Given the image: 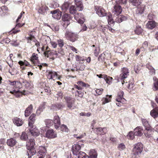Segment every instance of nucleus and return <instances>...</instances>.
Masks as SVG:
<instances>
[{
  "label": "nucleus",
  "mask_w": 158,
  "mask_h": 158,
  "mask_svg": "<svg viewBox=\"0 0 158 158\" xmlns=\"http://www.w3.org/2000/svg\"><path fill=\"white\" fill-rule=\"evenodd\" d=\"M10 82V83L8 88H13L14 89L13 90L11 91L10 89V88L8 89L10 91V93L14 94L17 98L20 97L23 95H25V91L20 90L22 85L20 82L16 81Z\"/></svg>",
  "instance_id": "nucleus-1"
},
{
  "label": "nucleus",
  "mask_w": 158,
  "mask_h": 158,
  "mask_svg": "<svg viewBox=\"0 0 158 158\" xmlns=\"http://www.w3.org/2000/svg\"><path fill=\"white\" fill-rule=\"evenodd\" d=\"M122 9L121 7L118 5H115L114 7L112 10V14L114 16L113 19L112 18V15L110 13H109L106 16L109 24L110 25L114 22L113 19H115L116 16H118L122 12Z\"/></svg>",
  "instance_id": "nucleus-2"
},
{
  "label": "nucleus",
  "mask_w": 158,
  "mask_h": 158,
  "mask_svg": "<svg viewBox=\"0 0 158 158\" xmlns=\"http://www.w3.org/2000/svg\"><path fill=\"white\" fill-rule=\"evenodd\" d=\"M143 145L141 143H138L134 145V148L132 149L133 154L136 157L139 156L143 150Z\"/></svg>",
  "instance_id": "nucleus-3"
},
{
  "label": "nucleus",
  "mask_w": 158,
  "mask_h": 158,
  "mask_svg": "<svg viewBox=\"0 0 158 158\" xmlns=\"http://www.w3.org/2000/svg\"><path fill=\"white\" fill-rule=\"evenodd\" d=\"M64 36L67 39L73 42L75 41L78 38V35L77 34L68 30L65 31Z\"/></svg>",
  "instance_id": "nucleus-4"
},
{
  "label": "nucleus",
  "mask_w": 158,
  "mask_h": 158,
  "mask_svg": "<svg viewBox=\"0 0 158 158\" xmlns=\"http://www.w3.org/2000/svg\"><path fill=\"white\" fill-rule=\"evenodd\" d=\"M72 18L70 15L65 13L62 17V23L64 27H66L70 23V21Z\"/></svg>",
  "instance_id": "nucleus-5"
},
{
  "label": "nucleus",
  "mask_w": 158,
  "mask_h": 158,
  "mask_svg": "<svg viewBox=\"0 0 158 158\" xmlns=\"http://www.w3.org/2000/svg\"><path fill=\"white\" fill-rule=\"evenodd\" d=\"M124 92L121 91H119L118 94V95L116 98V100L118 102L116 103L118 106H121V103L123 104L125 103L126 102V100L123 98Z\"/></svg>",
  "instance_id": "nucleus-6"
},
{
  "label": "nucleus",
  "mask_w": 158,
  "mask_h": 158,
  "mask_svg": "<svg viewBox=\"0 0 158 158\" xmlns=\"http://www.w3.org/2000/svg\"><path fill=\"white\" fill-rule=\"evenodd\" d=\"M95 9L96 14L100 17H103L106 16V12L101 7L96 6H95Z\"/></svg>",
  "instance_id": "nucleus-7"
},
{
  "label": "nucleus",
  "mask_w": 158,
  "mask_h": 158,
  "mask_svg": "<svg viewBox=\"0 0 158 158\" xmlns=\"http://www.w3.org/2000/svg\"><path fill=\"white\" fill-rule=\"evenodd\" d=\"M144 133V130L141 127H137L134 130V134L136 136H141Z\"/></svg>",
  "instance_id": "nucleus-8"
},
{
  "label": "nucleus",
  "mask_w": 158,
  "mask_h": 158,
  "mask_svg": "<svg viewBox=\"0 0 158 158\" xmlns=\"http://www.w3.org/2000/svg\"><path fill=\"white\" fill-rule=\"evenodd\" d=\"M74 17L75 19L79 23L82 24L84 23V16L81 13L75 14Z\"/></svg>",
  "instance_id": "nucleus-9"
},
{
  "label": "nucleus",
  "mask_w": 158,
  "mask_h": 158,
  "mask_svg": "<svg viewBox=\"0 0 158 158\" xmlns=\"http://www.w3.org/2000/svg\"><path fill=\"white\" fill-rule=\"evenodd\" d=\"M51 13L52 14V16L54 18L58 20L60 19L61 12L58 9L51 11Z\"/></svg>",
  "instance_id": "nucleus-10"
},
{
  "label": "nucleus",
  "mask_w": 158,
  "mask_h": 158,
  "mask_svg": "<svg viewBox=\"0 0 158 158\" xmlns=\"http://www.w3.org/2000/svg\"><path fill=\"white\" fill-rule=\"evenodd\" d=\"M122 73L120 75V78L121 80H123L126 78L129 75L128 69L124 68L122 69Z\"/></svg>",
  "instance_id": "nucleus-11"
},
{
  "label": "nucleus",
  "mask_w": 158,
  "mask_h": 158,
  "mask_svg": "<svg viewBox=\"0 0 158 158\" xmlns=\"http://www.w3.org/2000/svg\"><path fill=\"white\" fill-rule=\"evenodd\" d=\"M46 137L49 138H54L57 137V134L53 130H49L46 132Z\"/></svg>",
  "instance_id": "nucleus-12"
},
{
  "label": "nucleus",
  "mask_w": 158,
  "mask_h": 158,
  "mask_svg": "<svg viewBox=\"0 0 158 158\" xmlns=\"http://www.w3.org/2000/svg\"><path fill=\"white\" fill-rule=\"evenodd\" d=\"M48 78L49 79H52L53 80L58 78L59 79V78L58 77V75L54 71H49L48 73Z\"/></svg>",
  "instance_id": "nucleus-13"
},
{
  "label": "nucleus",
  "mask_w": 158,
  "mask_h": 158,
  "mask_svg": "<svg viewBox=\"0 0 158 158\" xmlns=\"http://www.w3.org/2000/svg\"><path fill=\"white\" fill-rule=\"evenodd\" d=\"M81 149V147L80 145L78 144H74L72 147V151L73 154L76 156L77 155L79 154V151Z\"/></svg>",
  "instance_id": "nucleus-14"
},
{
  "label": "nucleus",
  "mask_w": 158,
  "mask_h": 158,
  "mask_svg": "<svg viewBox=\"0 0 158 158\" xmlns=\"http://www.w3.org/2000/svg\"><path fill=\"white\" fill-rule=\"evenodd\" d=\"M29 132L33 136H38L40 134V131L39 129L36 127H33V128H29Z\"/></svg>",
  "instance_id": "nucleus-15"
},
{
  "label": "nucleus",
  "mask_w": 158,
  "mask_h": 158,
  "mask_svg": "<svg viewBox=\"0 0 158 158\" xmlns=\"http://www.w3.org/2000/svg\"><path fill=\"white\" fill-rule=\"evenodd\" d=\"M53 122L55 128H58L60 125V121L59 117L58 115L54 116Z\"/></svg>",
  "instance_id": "nucleus-16"
},
{
  "label": "nucleus",
  "mask_w": 158,
  "mask_h": 158,
  "mask_svg": "<svg viewBox=\"0 0 158 158\" xmlns=\"http://www.w3.org/2000/svg\"><path fill=\"white\" fill-rule=\"evenodd\" d=\"M35 145V140L33 139H30L27 142L26 146L27 149L34 147Z\"/></svg>",
  "instance_id": "nucleus-17"
},
{
  "label": "nucleus",
  "mask_w": 158,
  "mask_h": 158,
  "mask_svg": "<svg viewBox=\"0 0 158 158\" xmlns=\"http://www.w3.org/2000/svg\"><path fill=\"white\" fill-rule=\"evenodd\" d=\"M39 153L42 156H44L45 158H47L46 156V149L44 147L40 146L39 148Z\"/></svg>",
  "instance_id": "nucleus-18"
},
{
  "label": "nucleus",
  "mask_w": 158,
  "mask_h": 158,
  "mask_svg": "<svg viewBox=\"0 0 158 158\" xmlns=\"http://www.w3.org/2000/svg\"><path fill=\"white\" fill-rule=\"evenodd\" d=\"M141 121L143 126L145 127L146 130L150 131L151 129V126L147 120L144 118L141 119Z\"/></svg>",
  "instance_id": "nucleus-19"
},
{
  "label": "nucleus",
  "mask_w": 158,
  "mask_h": 158,
  "mask_svg": "<svg viewBox=\"0 0 158 158\" xmlns=\"http://www.w3.org/2000/svg\"><path fill=\"white\" fill-rule=\"evenodd\" d=\"M67 106L68 108L70 109H74L75 107L74 105V101L73 100L71 99L70 98H68L66 100Z\"/></svg>",
  "instance_id": "nucleus-20"
},
{
  "label": "nucleus",
  "mask_w": 158,
  "mask_h": 158,
  "mask_svg": "<svg viewBox=\"0 0 158 158\" xmlns=\"http://www.w3.org/2000/svg\"><path fill=\"white\" fill-rule=\"evenodd\" d=\"M156 26L155 22L153 21H148L147 23L146 27L147 28L150 29H152Z\"/></svg>",
  "instance_id": "nucleus-21"
},
{
  "label": "nucleus",
  "mask_w": 158,
  "mask_h": 158,
  "mask_svg": "<svg viewBox=\"0 0 158 158\" xmlns=\"http://www.w3.org/2000/svg\"><path fill=\"white\" fill-rule=\"evenodd\" d=\"M17 143L16 140L13 138H11L7 140V143L8 146L10 147H13Z\"/></svg>",
  "instance_id": "nucleus-22"
},
{
  "label": "nucleus",
  "mask_w": 158,
  "mask_h": 158,
  "mask_svg": "<svg viewBox=\"0 0 158 158\" xmlns=\"http://www.w3.org/2000/svg\"><path fill=\"white\" fill-rule=\"evenodd\" d=\"M13 121L14 123L17 126H21L23 124V122L22 119L17 117L15 118Z\"/></svg>",
  "instance_id": "nucleus-23"
},
{
  "label": "nucleus",
  "mask_w": 158,
  "mask_h": 158,
  "mask_svg": "<svg viewBox=\"0 0 158 158\" xmlns=\"http://www.w3.org/2000/svg\"><path fill=\"white\" fill-rule=\"evenodd\" d=\"M96 131L98 134L103 135L107 132V129L106 128L99 127L96 128Z\"/></svg>",
  "instance_id": "nucleus-24"
},
{
  "label": "nucleus",
  "mask_w": 158,
  "mask_h": 158,
  "mask_svg": "<svg viewBox=\"0 0 158 158\" xmlns=\"http://www.w3.org/2000/svg\"><path fill=\"white\" fill-rule=\"evenodd\" d=\"M33 109L32 105H30L26 109L25 111V117L28 116L31 113Z\"/></svg>",
  "instance_id": "nucleus-25"
},
{
  "label": "nucleus",
  "mask_w": 158,
  "mask_h": 158,
  "mask_svg": "<svg viewBox=\"0 0 158 158\" xmlns=\"http://www.w3.org/2000/svg\"><path fill=\"white\" fill-rule=\"evenodd\" d=\"M130 2L133 6H138L142 2V0H129Z\"/></svg>",
  "instance_id": "nucleus-26"
},
{
  "label": "nucleus",
  "mask_w": 158,
  "mask_h": 158,
  "mask_svg": "<svg viewBox=\"0 0 158 158\" xmlns=\"http://www.w3.org/2000/svg\"><path fill=\"white\" fill-rule=\"evenodd\" d=\"M153 90H158V78L155 77H153Z\"/></svg>",
  "instance_id": "nucleus-27"
},
{
  "label": "nucleus",
  "mask_w": 158,
  "mask_h": 158,
  "mask_svg": "<svg viewBox=\"0 0 158 158\" xmlns=\"http://www.w3.org/2000/svg\"><path fill=\"white\" fill-rule=\"evenodd\" d=\"M89 158H97V154L94 149H91L89 152Z\"/></svg>",
  "instance_id": "nucleus-28"
},
{
  "label": "nucleus",
  "mask_w": 158,
  "mask_h": 158,
  "mask_svg": "<svg viewBox=\"0 0 158 158\" xmlns=\"http://www.w3.org/2000/svg\"><path fill=\"white\" fill-rule=\"evenodd\" d=\"M27 153L29 158L31 157V156L35 155L36 153V151L34 147L31 148L29 149H27Z\"/></svg>",
  "instance_id": "nucleus-29"
},
{
  "label": "nucleus",
  "mask_w": 158,
  "mask_h": 158,
  "mask_svg": "<svg viewBox=\"0 0 158 158\" xmlns=\"http://www.w3.org/2000/svg\"><path fill=\"white\" fill-rule=\"evenodd\" d=\"M115 21L118 23H120L123 21L126 20L127 18L126 17L122 15H120L117 17L116 19H114Z\"/></svg>",
  "instance_id": "nucleus-30"
},
{
  "label": "nucleus",
  "mask_w": 158,
  "mask_h": 158,
  "mask_svg": "<svg viewBox=\"0 0 158 158\" xmlns=\"http://www.w3.org/2000/svg\"><path fill=\"white\" fill-rule=\"evenodd\" d=\"M69 4L68 2H65L61 6L62 11L65 12L68 9Z\"/></svg>",
  "instance_id": "nucleus-31"
},
{
  "label": "nucleus",
  "mask_w": 158,
  "mask_h": 158,
  "mask_svg": "<svg viewBox=\"0 0 158 158\" xmlns=\"http://www.w3.org/2000/svg\"><path fill=\"white\" fill-rule=\"evenodd\" d=\"M74 2L77 6L80 8L78 10H81L83 9L82 2L80 0H74Z\"/></svg>",
  "instance_id": "nucleus-32"
},
{
  "label": "nucleus",
  "mask_w": 158,
  "mask_h": 158,
  "mask_svg": "<svg viewBox=\"0 0 158 158\" xmlns=\"http://www.w3.org/2000/svg\"><path fill=\"white\" fill-rule=\"evenodd\" d=\"M150 115L153 118H155L158 117V114L157 109H154L152 110L150 113Z\"/></svg>",
  "instance_id": "nucleus-33"
},
{
  "label": "nucleus",
  "mask_w": 158,
  "mask_h": 158,
  "mask_svg": "<svg viewBox=\"0 0 158 158\" xmlns=\"http://www.w3.org/2000/svg\"><path fill=\"white\" fill-rule=\"evenodd\" d=\"M146 66L147 68L150 70L151 74L153 75L155 74V70L152 66H150L149 64H147L146 65Z\"/></svg>",
  "instance_id": "nucleus-34"
},
{
  "label": "nucleus",
  "mask_w": 158,
  "mask_h": 158,
  "mask_svg": "<svg viewBox=\"0 0 158 158\" xmlns=\"http://www.w3.org/2000/svg\"><path fill=\"white\" fill-rule=\"evenodd\" d=\"M143 31V29L141 28L140 26H138L136 27L135 30V33L137 35H140L141 34Z\"/></svg>",
  "instance_id": "nucleus-35"
},
{
  "label": "nucleus",
  "mask_w": 158,
  "mask_h": 158,
  "mask_svg": "<svg viewBox=\"0 0 158 158\" xmlns=\"http://www.w3.org/2000/svg\"><path fill=\"white\" fill-rule=\"evenodd\" d=\"M61 107L62 105L61 104H53L51 106V109L53 110H57V109H59L61 108Z\"/></svg>",
  "instance_id": "nucleus-36"
},
{
  "label": "nucleus",
  "mask_w": 158,
  "mask_h": 158,
  "mask_svg": "<svg viewBox=\"0 0 158 158\" xmlns=\"http://www.w3.org/2000/svg\"><path fill=\"white\" fill-rule=\"evenodd\" d=\"M78 155V158H89V156L82 152H80Z\"/></svg>",
  "instance_id": "nucleus-37"
},
{
  "label": "nucleus",
  "mask_w": 158,
  "mask_h": 158,
  "mask_svg": "<svg viewBox=\"0 0 158 158\" xmlns=\"http://www.w3.org/2000/svg\"><path fill=\"white\" fill-rule=\"evenodd\" d=\"M50 92L51 90L50 88L46 86L41 91V93H45V94L47 95L50 94Z\"/></svg>",
  "instance_id": "nucleus-38"
},
{
  "label": "nucleus",
  "mask_w": 158,
  "mask_h": 158,
  "mask_svg": "<svg viewBox=\"0 0 158 158\" xmlns=\"http://www.w3.org/2000/svg\"><path fill=\"white\" fill-rule=\"evenodd\" d=\"M105 78H104V79L106 81L107 83L110 84L112 83L113 79V78L112 77L108 76L106 75V76H105Z\"/></svg>",
  "instance_id": "nucleus-39"
},
{
  "label": "nucleus",
  "mask_w": 158,
  "mask_h": 158,
  "mask_svg": "<svg viewBox=\"0 0 158 158\" xmlns=\"http://www.w3.org/2000/svg\"><path fill=\"white\" fill-rule=\"evenodd\" d=\"M45 124L48 127L53 125V121L51 119H48L45 121Z\"/></svg>",
  "instance_id": "nucleus-40"
},
{
  "label": "nucleus",
  "mask_w": 158,
  "mask_h": 158,
  "mask_svg": "<svg viewBox=\"0 0 158 158\" xmlns=\"http://www.w3.org/2000/svg\"><path fill=\"white\" fill-rule=\"evenodd\" d=\"M37 55L35 53H33L32 54V56L31 58V60L34 65H35V60H38V57L37 56Z\"/></svg>",
  "instance_id": "nucleus-41"
},
{
  "label": "nucleus",
  "mask_w": 158,
  "mask_h": 158,
  "mask_svg": "<svg viewBox=\"0 0 158 158\" xmlns=\"http://www.w3.org/2000/svg\"><path fill=\"white\" fill-rule=\"evenodd\" d=\"M47 7L45 6H42L39 10V11L41 14H44L46 12Z\"/></svg>",
  "instance_id": "nucleus-42"
},
{
  "label": "nucleus",
  "mask_w": 158,
  "mask_h": 158,
  "mask_svg": "<svg viewBox=\"0 0 158 158\" xmlns=\"http://www.w3.org/2000/svg\"><path fill=\"white\" fill-rule=\"evenodd\" d=\"M57 44L58 45V46L60 48L63 47L64 45V43L63 40L60 39L57 40Z\"/></svg>",
  "instance_id": "nucleus-43"
},
{
  "label": "nucleus",
  "mask_w": 158,
  "mask_h": 158,
  "mask_svg": "<svg viewBox=\"0 0 158 158\" xmlns=\"http://www.w3.org/2000/svg\"><path fill=\"white\" fill-rule=\"evenodd\" d=\"M61 131H64L65 132H68L69 131V129L68 128L67 126L64 125H62L60 127Z\"/></svg>",
  "instance_id": "nucleus-44"
},
{
  "label": "nucleus",
  "mask_w": 158,
  "mask_h": 158,
  "mask_svg": "<svg viewBox=\"0 0 158 158\" xmlns=\"http://www.w3.org/2000/svg\"><path fill=\"white\" fill-rule=\"evenodd\" d=\"M134 134L132 131H130L127 135V139H132L134 137Z\"/></svg>",
  "instance_id": "nucleus-45"
},
{
  "label": "nucleus",
  "mask_w": 158,
  "mask_h": 158,
  "mask_svg": "<svg viewBox=\"0 0 158 158\" xmlns=\"http://www.w3.org/2000/svg\"><path fill=\"white\" fill-rule=\"evenodd\" d=\"M70 12L71 14H75L76 11V8L74 6H71L69 9Z\"/></svg>",
  "instance_id": "nucleus-46"
},
{
  "label": "nucleus",
  "mask_w": 158,
  "mask_h": 158,
  "mask_svg": "<svg viewBox=\"0 0 158 158\" xmlns=\"http://www.w3.org/2000/svg\"><path fill=\"white\" fill-rule=\"evenodd\" d=\"M28 136L25 132H23L21 136L20 139L21 140H26L28 138Z\"/></svg>",
  "instance_id": "nucleus-47"
},
{
  "label": "nucleus",
  "mask_w": 158,
  "mask_h": 158,
  "mask_svg": "<svg viewBox=\"0 0 158 158\" xmlns=\"http://www.w3.org/2000/svg\"><path fill=\"white\" fill-rule=\"evenodd\" d=\"M35 114H32L29 118V121L32 122H35Z\"/></svg>",
  "instance_id": "nucleus-48"
},
{
  "label": "nucleus",
  "mask_w": 158,
  "mask_h": 158,
  "mask_svg": "<svg viewBox=\"0 0 158 158\" xmlns=\"http://www.w3.org/2000/svg\"><path fill=\"white\" fill-rule=\"evenodd\" d=\"M136 13L138 14H142L144 10L143 7H138L136 9Z\"/></svg>",
  "instance_id": "nucleus-49"
},
{
  "label": "nucleus",
  "mask_w": 158,
  "mask_h": 158,
  "mask_svg": "<svg viewBox=\"0 0 158 158\" xmlns=\"http://www.w3.org/2000/svg\"><path fill=\"white\" fill-rule=\"evenodd\" d=\"M105 56V54L102 53L101 54L98 58V60L100 62H102L104 61V59Z\"/></svg>",
  "instance_id": "nucleus-50"
},
{
  "label": "nucleus",
  "mask_w": 158,
  "mask_h": 158,
  "mask_svg": "<svg viewBox=\"0 0 158 158\" xmlns=\"http://www.w3.org/2000/svg\"><path fill=\"white\" fill-rule=\"evenodd\" d=\"M147 132H145L144 135L147 137L150 138L151 137L152 132V129L151 127V129L150 131L146 130Z\"/></svg>",
  "instance_id": "nucleus-51"
},
{
  "label": "nucleus",
  "mask_w": 158,
  "mask_h": 158,
  "mask_svg": "<svg viewBox=\"0 0 158 158\" xmlns=\"http://www.w3.org/2000/svg\"><path fill=\"white\" fill-rule=\"evenodd\" d=\"M77 84L80 87L81 86H82L85 87H87L89 86V85L88 84H86L81 81H78Z\"/></svg>",
  "instance_id": "nucleus-52"
},
{
  "label": "nucleus",
  "mask_w": 158,
  "mask_h": 158,
  "mask_svg": "<svg viewBox=\"0 0 158 158\" xmlns=\"http://www.w3.org/2000/svg\"><path fill=\"white\" fill-rule=\"evenodd\" d=\"M46 51L44 52V54L46 56L48 57V53L50 51V49L48 46L46 47Z\"/></svg>",
  "instance_id": "nucleus-53"
},
{
  "label": "nucleus",
  "mask_w": 158,
  "mask_h": 158,
  "mask_svg": "<svg viewBox=\"0 0 158 158\" xmlns=\"http://www.w3.org/2000/svg\"><path fill=\"white\" fill-rule=\"evenodd\" d=\"M76 60L77 61H82L84 60V58L83 57H82L79 55H76Z\"/></svg>",
  "instance_id": "nucleus-54"
},
{
  "label": "nucleus",
  "mask_w": 158,
  "mask_h": 158,
  "mask_svg": "<svg viewBox=\"0 0 158 158\" xmlns=\"http://www.w3.org/2000/svg\"><path fill=\"white\" fill-rule=\"evenodd\" d=\"M118 148L120 150H123L126 148V147L123 143H121L119 145Z\"/></svg>",
  "instance_id": "nucleus-55"
},
{
  "label": "nucleus",
  "mask_w": 158,
  "mask_h": 158,
  "mask_svg": "<svg viewBox=\"0 0 158 158\" xmlns=\"http://www.w3.org/2000/svg\"><path fill=\"white\" fill-rule=\"evenodd\" d=\"M127 1V0H116V2L117 4H125Z\"/></svg>",
  "instance_id": "nucleus-56"
},
{
  "label": "nucleus",
  "mask_w": 158,
  "mask_h": 158,
  "mask_svg": "<svg viewBox=\"0 0 158 158\" xmlns=\"http://www.w3.org/2000/svg\"><path fill=\"white\" fill-rule=\"evenodd\" d=\"M102 104H105L110 102V100L109 99H108L107 97L105 98H103L102 100Z\"/></svg>",
  "instance_id": "nucleus-57"
},
{
  "label": "nucleus",
  "mask_w": 158,
  "mask_h": 158,
  "mask_svg": "<svg viewBox=\"0 0 158 158\" xmlns=\"http://www.w3.org/2000/svg\"><path fill=\"white\" fill-rule=\"evenodd\" d=\"M103 89L102 88L97 89L95 91L96 93L98 95H101L102 94L103 91Z\"/></svg>",
  "instance_id": "nucleus-58"
},
{
  "label": "nucleus",
  "mask_w": 158,
  "mask_h": 158,
  "mask_svg": "<svg viewBox=\"0 0 158 158\" xmlns=\"http://www.w3.org/2000/svg\"><path fill=\"white\" fill-rule=\"evenodd\" d=\"M34 38V36L31 35L30 37H28L27 39L28 40L27 42L31 43V41L33 40Z\"/></svg>",
  "instance_id": "nucleus-59"
},
{
  "label": "nucleus",
  "mask_w": 158,
  "mask_h": 158,
  "mask_svg": "<svg viewBox=\"0 0 158 158\" xmlns=\"http://www.w3.org/2000/svg\"><path fill=\"white\" fill-rule=\"evenodd\" d=\"M34 123V122H32L31 121H29V122L28 123V126L29 127V128H33V127H35V126L33 125Z\"/></svg>",
  "instance_id": "nucleus-60"
},
{
  "label": "nucleus",
  "mask_w": 158,
  "mask_h": 158,
  "mask_svg": "<svg viewBox=\"0 0 158 158\" xmlns=\"http://www.w3.org/2000/svg\"><path fill=\"white\" fill-rule=\"evenodd\" d=\"M50 44L52 46V47L53 48H56L57 46V44L54 41H51Z\"/></svg>",
  "instance_id": "nucleus-61"
},
{
  "label": "nucleus",
  "mask_w": 158,
  "mask_h": 158,
  "mask_svg": "<svg viewBox=\"0 0 158 158\" xmlns=\"http://www.w3.org/2000/svg\"><path fill=\"white\" fill-rule=\"evenodd\" d=\"M45 108V105L44 104H43L42 105H41L39 106L38 109L40 110H41V111H43V110Z\"/></svg>",
  "instance_id": "nucleus-62"
},
{
  "label": "nucleus",
  "mask_w": 158,
  "mask_h": 158,
  "mask_svg": "<svg viewBox=\"0 0 158 158\" xmlns=\"http://www.w3.org/2000/svg\"><path fill=\"white\" fill-rule=\"evenodd\" d=\"M148 46V42L147 41L144 42L143 44L142 47L144 49L146 48Z\"/></svg>",
  "instance_id": "nucleus-63"
},
{
  "label": "nucleus",
  "mask_w": 158,
  "mask_h": 158,
  "mask_svg": "<svg viewBox=\"0 0 158 158\" xmlns=\"http://www.w3.org/2000/svg\"><path fill=\"white\" fill-rule=\"evenodd\" d=\"M76 92L78 94V96L79 97H82L83 95V93H82L81 91H78L77 90Z\"/></svg>",
  "instance_id": "nucleus-64"
}]
</instances>
